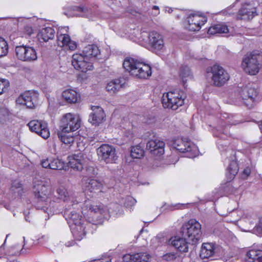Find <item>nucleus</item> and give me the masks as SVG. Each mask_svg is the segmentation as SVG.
Returning a JSON list of instances; mask_svg holds the SVG:
<instances>
[{
  "label": "nucleus",
  "instance_id": "nucleus-1",
  "mask_svg": "<svg viewBox=\"0 0 262 262\" xmlns=\"http://www.w3.org/2000/svg\"><path fill=\"white\" fill-rule=\"evenodd\" d=\"M228 126L227 122H225L216 132L213 133V136L217 138L216 142V145L221 155L226 157L230 161L226 173L228 182L223 187L225 191L232 192L233 189L230 182L234 178L237 173L238 167L236 161L235 152L229 146L230 135L228 132Z\"/></svg>",
  "mask_w": 262,
  "mask_h": 262
},
{
  "label": "nucleus",
  "instance_id": "nucleus-2",
  "mask_svg": "<svg viewBox=\"0 0 262 262\" xmlns=\"http://www.w3.org/2000/svg\"><path fill=\"white\" fill-rule=\"evenodd\" d=\"M123 67L131 75L139 78L146 79L151 76L152 73L149 64L132 57L124 59Z\"/></svg>",
  "mask_w": 262,
  "mask_h": 262
},
{
  "label": "nucleus",
  "instance_id": "nucleus-3",
  "mask_svg": "<svg viewBox=\"0 0 262 262\" xmlns=\"http://www.w3.org/2000/svg\"><path fill=\"white\" fill-rule=\"evenodd\" d=\"M180 233L192 244H196L201 237V225L196 220L190 219L182 225Z\"/></svg>",
  "mask_w": 262,
  "mask_h": 262
},
{
  "label": "nucleus",
  "instance_id": "nucleus-4",
  "mask_svg": "<svg viewBox=\"0 0 262 262\" xmlns=\"http://www.w3.org/2000/svg\"><path fill=\"white\" fill-rule=\"evenodd\" d=\"M33 191L34 195L35 206L37 209H42L44 205H47L51 194L50 187L43 182L35 184Z\"/></svg>",
  "mask_w": 262,
  "mask_h": 262
},
{
  "label": "nucleus",
  "instance_id": "nucleus-5",
  "mask_svg": "<svg viewBox=\"0 0 262 262\" xmlns=\"http://www.w3.org/2000/svg\"><path fill=\"white\" fill-rule=\"evenodd\" d=\"M262 60V54L259 51H253L247 54L244 58L242 66L244 71L251 75H255L259 71L260 61Z\"/></svg>",
  "mask_w": 262,
  "mask_h": 262
},
{
  "label": "nucleus",
  "instance_id": "nucleus-6",
  "mask_svg": "<svg viewBox=\"0 0 262 262\" xmlns=\"http://www.w3.org/2000/svg\"><path fill=\"white\" fill-rule=\"evenodd\" d=\"M207 76L211 79L212 85L219 87L224 85L230 78L228 73L218 64L208 68Z\"/></svg>",
  "mask_w": 262,
  "mask_h": 262
},
{
  "label": "nucleus",
  "instance_id": "nucleus-7",
  "mask_svg": "<svg viewBox=\"0 0 262 262\" xmlns=\"http://www.w3.org/2000/svg\"><path fill=\"white\" fill-rule=\"evenodd\" d=\"M140 38L145 43L148 44L154 52H163L165 50L163 37L157 32H143L141 33Z\"/></svg>",
  "mask_w": 262,
  "mask_h": 262
},
{
  "label": "nucleus",
  "instance_id": "nucleus-8",
  "mask_svg": "<svg viewBox=\"0 0 262 262\" xmlns=\"http://www.w3.org/2000/svg\"><path fill=\"white\" fill-rule=\"evenodd\" d=\"M81 183L84 193L90 198L96 197L103 191V183L99 180L83 178Z\"/></svg>",
  "mask_w": 262,
  "mask_h": 262
},
{
  "label": "nucleus",
  "instance_id": "nucleus-9",
  "mask_svg": "<svg viewBox=\"0 0 262 262\" xmlns=\"http://www.w3.org/2000/svg\"><path fill=\"white\" fill-rule=\"evenodd\" d=\"M79 117L72 113H67L62 117L59 125V129L64 132H73L80 126Z\"/></svg>",
  "mask_w": 262,
  "mask_h": 262
},
{
  "label": "nucleus",
  "instance_id": "nucleus-10",
  "mask_svg": "<svg viewBox=\"0 0 262 262\" xmlns=\"http://www.w3.org/2000/svg\"><path fill=\"white\" fill-rule=\"evenodd\" d=\"M258 94V91L254 88L245 86L242 88L239 92L238 104L251 108L256 100Z\"/></svg>",
  "mask_w": 262,
  "mask_h": 262
},
{
  "label": "nucleus",
  "instance_id": "nucleus-11",
  "mask_svg": "<svg viewBox=\"0 0 262 262\" xmlns=\"http://www.w3.org/2000/svg\"><path fill=\"white\" fill-rule=\"evenodd\" d=\"M162 102L164 107L176 110L184 103V99L177 92H169L163 94Z\"/></svg>",
  "mask_w": 262,
  "mask_h": 262
},
{
  "label": "nucleus",
  "instance_id": "nucleus-12",
  "mask_svg": "<svg viewBox=\"0 0 262 262\" xmlns=\"http://www.w3.org/2000/svg\"><path fill=\"white\" fill-rule=\"evenodd\" d=\"M72 64L74 69L82 72L92 70L93 66L90 59L81 53H75L72 56Z\"/></svg>",
  "mask_w": 262,
  "mask_h": 262
},
{
  "label": "nucleus",
  "instance_id": "nucleus-13",
  "mask_svg": "<svg viewBox=\"0 0 262 262\" xmlns=\"http://www.w3.org/2000/svg\"><path fill=\"white\" fill-rule=\"evenodd\" d=\"M97 152L101 160L104 161L106 163H115L118 158L116 149L109 144L101 145L97 148Z\"/></svg>",
  "mask_w": 262,
  "mask_h": 262
},
{
  "label": "nucleus",
  "instance_id": "nucleus-14",
  "mask_svg": "<svg viewBox=\"0 0 262 262\" xmlns=\"http://www.w3.org/2000/svg\"><path fill=\"white\" fill-rule=\"evenodd\" d=\"M172 145L180 152L186 153L188 157H193L196 155L197 148L190 142L185 141L182 139H177L173 141Z\"/></svg>",
  "mask_w": 262,
  "mask_h": 262
},
{
  "label": "nucleus",
  "instance_id": "nucleus-15",
  "mask_svg": "<svg viewBox=\"0 0 262 262\" xmlns=\"http://www.w3.org/2000/svg\"><path fill=\"white\" fill-rule=\"evenodd\" d=\"M16 55L18 59L24 61H32L37 58L35 50L27 46H18L15 48Z\"/></svg>",
  "mask_w": 262,
  "mask_h": 262
},
{
  "label": "nucleus",
  "instance_id": "nucleus-16",
  "mask_svg": "<svg viewBox=\"0 0 262 262\" xmlns=\"http://www.w3.org/2000/svg\"><path fill=\"white\" fill-rule=\"evenodd\" d=\"M28 125L32 132L36 133L42 138L46 139L50 137L49 129L46 122L34 120L30 121Z\"/></svg>",
  "mask_w": 262,
  "mask_h": 262
},
{
  "label": "nucleus",
  "instance_id": "nucleus-17",
  "mask_svg": "<svg viewBox=\"0 0 262 262\" xmlns=\"http://www.w3.org/2000/svg\"><path fill=\"white\" fill-rule=\"evenodd\" d=\"M189 242L186 237L176 235L170 238L167 241V244L173 247L177 251L183 253L188 251Z\"/></svg>",
  "mask_w": 262,
  "mask_h": 262
},
{
  "label": "nucleus",
  "instance_id": "nucleus-18",
  "mask_svg": "<svg viewBox=\"0 0 262 262\" xmlns=\"http://www.w3.org/2000/svg\"><path fill=\"white\" fill-rule=\"evenodd\" d=\"M38 94L35 92L28 91L23 94L18 99L19 102L30 108H34L38 104Z\"/></svg>",
  "mask_w": 262,
  "mask_h": 262
},
{
  "label": "nucleus",
  "instance_id": "nucleus-19",
  "mask_svg": "<svg viewBox=\"0 0 262 262\" xmlns=\"http://www.w3.org/2000/svg\"><path fill=\"white\" fill-rule=\"evenodd\" d=\"M188 29L191 31H198L201 26L207 21V18L195 13H191L187 17Z\"/></svg>",
  "mask_w": 262,
  "mask_h": 262
},
{
  "label": "nucleus",
  "instance_id": "nucleus-20",
  "mask_svg": "<svg viewBox=\"0 0 262 262\" xmlns=\"http://www.w3.org/2000/svg\"><path fill=\"white\" fill-rule=\"evenodd\" d=\"M73 206H71L68 207L67 205H65V209L63 212V216L67 220L70 227L71 226L81 223L82 220L81 215H80L79 213L74 210L75 208H71V207Z\"/></svg>",
  "mask_w": 262,
  "mask_h": 262
},
{
  "label": "nucleus",
  "instance_id": "nucleus-21",
  "mask_svg": "<svg viewBox=\"0 0 262 262\" xmlns=\"http://www.w3.org/2000/svg\"><path fill=\"white\" fill-rule=\"evenodd\" d=\"M257 15L256 8L249 3L243 4L237 14V19L248 20Z\"/></svg>",
  "mask_w": 262,
  "mask_h": 262
},
{
  "label": "nucleus",
  "instance_id": "nucleus-22",
  "mask_svg": "<svg viewBox=\"0 0 262 262\" xmlns=\"http://www.w3.org/2000/svg\"><path fill=\"white\" fill-rule=\"evenodd\" d=\"M91 12V11L86 7L74 6L66 8L63 13L68 17L74 16L87 17Z\"/></svg>",
  "mask_w": 262,
  "mask_h": 262
},
{
  "label": "nucleus",
  "instance_id": "nucleus-23",
  "mask_svg": "<svg viewBox=\"0 0 262 262\" xmlns=\"http://www.w3.org/2000/svg\"><path fill=\"white\" fill-rule=\"evenodd\" d=\"M165 143L161 140L156 139L149 140L146 144L147 149L157 156H160L164 152Z\"/></svg>",
  "mask_w": 262,
  "mask_h": 262
},
{
  "label": "nucleus",
  "instance_id": "nucleus-24",
  "mask_svg": "<svg viewBox=\"0 0 262 262\" xmlns=\"http://www.w3.org/2000/svg\"><path fill=\"white\" fill-rule=\"evenodd\" d=\"M42 167L53 170H62L65 167V163L59 158H48L41 161Z\"/></svg>",
  "mask_w": 262,
  "mask_h": 262
},
{
  "label": "nucleus",
  "instance_id": "nucleus-25",
  "mask_svg": "<svg viewBox=\"0 0 262 262\" xmlns=\"http://www.w3.org/2000/svg\"><path fill=\"white\" fill-rule=\"evenodd\" d=\"M92 112L89 116V121L93 125H98L101 123L105 117V114L102 107L99 106H93Z\"/></svg>",
  "mask_w": 262,
  "mask_h": 262
},
{
  "label": "nucleus",
  "instance_id": "nucleus-26",
  "mask_svg": "<svg viewBox=\"0 0 262 262\" xmlns=\"http://www.w3.org/2000/svg\"><path fill=\"white\" fill-rule=\"evenodd\" d=\"M56 196L63 202H66V205L68 207L71 206H77L78 205V201L74 199V198L69 194L67 190L64 187H59L56 190Z\"/></svg>",
  "mask_w": 262,
  "mask_h": 262
},
{
  "label": "nucleus",
  "instance_id": "nucleus-27",
  "mask_svg": "<svg viewBox=\"0 0 262 262\" xmlns=\"http://www.w3.org/2000/svg\"><path fill=\"white\" fill-rule=\"evenodd\" d=\"M57 43L58 46L63 47L66 49L74 51L77 48V43L75 41L71 39L70 36L68 34H59L57 33Z\"/></svg>",
  "mask_w": 262,
  "mask_h": 262
},
{
  "label": "nucleus",
  "instance_id": "nucleus-28",
  "mask_svg": "<svg viewBox=\"0 0 262 262\" xmlns=\"http://www.w3.org/2000/svg\"><path fill=\"white\" fill-rule=\"evenodd\" d=\"M150 255L147 252H139L125 254L123 257V260L125 262H150Z\"/></svg>",
  "mask_w": 262,
  "mask_h": 262
},
{
  "label": "nucleus",
  "instance_id": "nucleus-29",
  "mask_svg": "<svg viewBox=\"0 0 262 262\" xmlns=\"http://www.w3.org/2000/svg\"><path fill=\"white\" fill-rule=\"evenodd\" d=\"M83 157L81 152L74 154L71 157L69 161V166L74 170L80 171L83 168Z\"/></svg>",
  "mask_w": 262,
  "mask_h": 262
},
{
  "label": "nucleus",
  "instance_id": "nucleus-30",
  "mask_svg": "<svg viewBox=\"0 0 262 262\" xmlns=\"http://www.w3.org/2000/svg\"><path fill=\"white\" fill-rule=\"evenodd\" d=\"M125 83L123 78L116 79L108 82L106 86V90L110 94H114L119 92Z\"/></svg>",
  "mask_w": 262,
  "mask_h": 262
},
{
  "label": "nucleus",
  "instance_id": "nucleus-31",
  "mask_svg": "<svg viewBox=\"0 0 262 262\" xmlns=\"http://www.w3.org/2000/svg\"><path fill=\"white\" fill-rule=\"evenodd\" d=\"M215 247L213 243H203L200 251V257L202 259L211 257L215 254Z\"/></svg>",
  "mask_w": 262,
  "mask_h": 262
},
{
  "label": "nucleus",
  "instance_id": "nucleus-32",
  "mask_svg": "<svg viewBox=\"0 0 262 262\" xmlns=\"http://www.w3.org/2000/svg\"><path fill=\"white\" fill-rule=\"evenodd\" d=\"M62 97L67 103L74 104L77 102L80 96L74 90L68 89L62 92Z\"/></svg>",
  "mask_w": 262,
  "mask_h": 262
},
{
  "label": "nucleus",
  "instance_id": "nucleus-33",
  "mask_svg": "<svg viewBox=\"0 0 262 262\" xmlns=\"http://www.w3.org/2000/svg\"><path fill=\"white\" fill-rule=\"evenodd\" d=\"M71 229L72 233L76 240H81L85 235V227L82 223L71 226Z\"/></svg>",
  "mask_w": 262,
  "mask_h": 262
},
{
  "label": "nucleus",
  "instance_id": "nucleus-34",
  "mask_svg": "<svg viewBox=\"0 0 262 262\" xmlns=\"http://www.w3.org/2000/svg\"><path fill=\"white\" fill-rule=\"evenodd\" d=\"M247 262H262V250L251 249L246 254Z\"/></svg>",
  "mask_w": 262,
  "mask_h": 262
},
{
  "label": "nucleus",
  "instance_id": "nucleus-35",
  "mask_svg": "<svg viewBox=\"0 0 262 262\" xmlns=\"http://www.w3.org/2000/svg\"><path fill=\"white\" fill-rule=\"evenodd\" d=\"M55 31L51 27H46L42 29L38 34V37L43 41L47 42L52 39L55 36Z\"/></svg>",
  "mask_w": 262,
  "mask_h": 262
},
{
  "label": "nucleus",
  "instance_id": "nucleus-36",
  "mask_svg": "<svg viewBox=\"0 0 262 262\" xmlns=\"http://www.w3.org/2000/svg\"><path fill=\"white\" fill-rule=\"evenodd\" d=\"M82 53L90 59L91 57H96L98 55L100 54V50L96 45H89L83 49Z\"/></svg>",
  "mask_w": 262,
  "mask_h": 262
},
{
  "label": "nucleus",
  "instance_id": "nucleus-37",
  "mask_svg": "<svg viewBox=\"0 0 262 262\" xmlns=\"http://www.w3.org/2000/svg\"><path fill=\"white\" fill-rule=\"evenodd\" d=\"M59 203L55 201L50 202L49 204L47 203V205H44V207L42 208L43 211L47 213L48 215H53L59 213L60 209Z\"/></svg>",
  "mask_w": 262,
  "mask_h": 262
},
{
  "label": "nucleus",
  "instance_id": "nucleus-38",
  "mask_svg": "<svg viewBox=\"0 0 262 262\" xmlns=\"http://www.w3.org/2000/svg\"><path fill=\"white\" fill-rule=\"evenodd\" d=\"M57 134L60 140L65 144H71L74 141V137L72 132H64L59 129Z\"/></svg>",
  "mask_w": 262,
  "mask_h": 262
},
{
  "label": "nucleus",
  "instance_id": "nucleus-39",
  "mask_svg": "<svg viewBox=\"0 0 262 262\" xmlns=\"http://www.w3.org/2000/svg\"><path fill=\"white\" fill-rule=\"evenodd\" d=\"M228 32V27L223 24L214 25L211 26L208 30V33L211 35L217 33H226Z\"/></svg>",
  "mask_w": 262,
  "mask_h": 262
},
{
  "label": "nucleus",
  "instance_id": "nucleus-40",
  "mask_svg": "<svg viewBox=\"0 0 262 262\" xmlns=\"http://www.w3.org/2000/svg\"><path fill=\"white\" fill-rule=\"evenodd\" d=\"M144 150L140 145L132 147L130 156L133 158L140 159L143 157Z\"/></svg>",
  "mask_w": 262,
  "mask_h": 262
},
{
  "label": "nucleus",
  "instance_id": "nucleus-41",
  "mask_svg": "<svg viewBox=\"0 0 262 262\" xmlns=\"http://www.w3.org/2000/svg\"><path fill=\"white\" fill-rule=\"evenodd\" d=\"M11 113L8 108L3 107L0 108V123L6 124L9 121Z\"/></svg>",
  "mask_w": 262,
  "mask_h": 262
},
{
  "label": "nucleus",
  "instance_id": "nucleus-42",
  "mask_svg": "<svg viewBox=\"0 0 262 262\" xmlns=\"http://www.w3.org/2000/svg\"><path fill=\"white\" fill-rule=\"evenodd\" d=\"M180 76L182 79L184 86H185L187 79L191 78L189 68L187 66L182 67L180 70Z\"/></svg>",
  "mask_w": 262,
  "mask_h": 262
},
{
  "label": "nucleus",
  "instance_id": "nucleus-43",
  "mask_svg": "<svg viewBox=\"0 0 262 262\" xmlns=\"http://www.w3.org/2000/svg\"><path fill=\"white\" fill-rule=\"evenodd\" d=\"M8 51V46L6 41L3 38H0V57L6 55Z\"/></svg>",
  "mask_w": 262,
  "mask_h": 262
},
{
  "label": "nucleus",
  "instance_id": "nucleus-44",
  "mask_svg": "<svg viewBox=\"0 0 262 262\" xmlns=\"http://www.w3.org/2000/svg\"><path fill=\"white\" fill-rule=\"evenodd\" d=\"M180 205L179 204L175 205L165 204L161 207V210L163 212L172 211L176 209L179 208Z\"/></svg>",
  "mask_w": 262,
  "mask_h": 262
},
{
  "label": "nucleus",
  "instance_id": "nucleus-45",
  "mask_svg": "<svg viewBox=\"0 0 262 262\" xmlns=\"http://www.w3.org/2000/svg\"><path fill=\"white\" fill-rule=\"evenodd\" d=\"M9 86V82L6 79H0V95L7 90Z\"/></svg>",
  "mask_w": 262,
  "mask_h": 262
},
{
  "label": "nucleus",
  "instance_id": "nucleus-46",
  "mask_svg": "<svg viewBox=\"0 0 262 262\" xmlns=\"http://www.w3.org/2000/svg\"><path fill=\"white\" fill-rule=\"evenodd\" d=\"M11 189L14 193H19L22 190L21 184L19 182L14 181L12 184Z\"/></svg>",
  "mask_w": 262,
  "mask_h": 262
},
{
  "label": "nucleus",
  "instance_id": "nucleus-47",
  "mask_svg": "<svg viewBox=\"0 0 262 262\" xmlns=\"http://www.w3.org/2000/svg\"><path fill=\"white\" fill-rule=\"evenodd\" d=\"M251 172V168L249 166L246 167L242 173V178L243 179H247L248 177L250 175Z\"/></svg>",
  "mask_w": 262,
  "mask_h": 262
},
{
  "label": "nucleus",
  "instance_id": "nucleus-48",
  "mask_svg": "<svg viewBox=\"0 0 262 262\" xmlns=\"http://www.w3.org/2000/svg\"><path fill=\"white\" fill-rule=\"evenodd\" d=\"M87 207L89 208V211H90L91 212H94V213H101V209L97 206L90 205L89 206Z\"/></svg>",
  "mask_w": 262,
  "mask_h": 262
},
{
  "label": "nucleus",
  "instance_id": "nucleus-49",
  "mask_svg": "<svg viewBox=\"0 0 262 262\" xmlns=\"http://www.w3.org/2000/svg\"><path fill=\"white\" fill-rule=\"evenodd\" d=\"M163 258L164 259L168 261L174 259L176 258V256L175 254L169 253L164 255L163 256Z\"/></svg>",
  "mask_w": 262,
  "mask_h": 262
},
{
  "label": "nucleus",
  "instance_id": "nucleus-50",
  "mask_svg": "<svg viewBox=\"0 0 262 262\" xmlns=\"http://www.w3.org/2000/svg\"><path fill=\"white\" fill-rule=\"evenodd\" d=\"M90 262H111V259L109 257H106L105 258L99 259H95L93 261Z\"/></svg>",
  "mask_w": 262,
  "mask_h": 262
},
{
  "label": "nucleus",
  "instance_id": "nucleus-51",
  "mask_svg": "<svg viewBox=\"0 0 262 262\" xmlns=\"http://www.w3.org/2000/svg\"><path fill=\"white\" fill-rule=\"evenodd\" d=\"M256 230L259 233H262V219L260 220L259 224L257 226Z\"/></svg>",
  "mask_w": 262,
  "mask_h": 262
},
{
  "label": "nucleus",
  "instance_id": "nucleus-52",
  "mask_svg": "<svg viewBox=\"0 0 262 262\" xmlns=\"http://www.w3.org/2000/svg\"><path fill=\"white\" fill-rule=\"evenodd\" d=\"M27 29V31L28 32V34L29 35H31L32 33V29H31V28H30L28 26H27L26 27V29Z\"/></svg>",
  "mask_w": 262,
  "mask_h": 262
},
{
  "label": "nucleus",
  "instance_id": "nucleus-53",
  "mask_svg": "<svg viewBox=\"0 0 262 262\" xmlns=\"http://www.w3.org/2000/svg\"><path fill=\"white\" fill-rule=\"evenodd\" d=\"M75 244V242L74 241L69 242L67 244H66V246L67 247H70L74 246Z\"/></svg>",
  "mask_w": 262,
  "mask_h": 262
},
{
  "label": "nucleus",
  "instance_id": "nucleus-54",
  "mask_svg": "<svg viewBox=\"0 0 262 262\" xmlns=\"http://www.w3.org/2000/svg\"><path fill=\"white\" fill-rule=\"evenodd\" d=\"M231 125H237L241 123V122L237 120H234L231 122H230Z\"/></svg>",
  "mask_w": 262,
  "mask_h": 262
},
{
  "label": "nucleus",
  "instance_id": "nucleus-55",
  "mask_svg": "<svg viewBox=\"0 0 262 262\" xmlns=\"http://www.w3.org/2000/svg\"><path fill=\"white\" fill-rule=\"evenodd\" d=\"M259 129L261 130V131L262 132V121H261L260 122V123L259 124Z\"/></svg>",
  "mask_w": 262,
  "mask_h": 262
},
{
  "label": "nucleus",
  "instance_id": "nucleus-56",
  "mask_svg": "<svg viewBox=\"0 0 262 262\" xmlns=\"http://www.w3.org/2000/svg\"><path fill=\"white\" fill-rule=\"evenodd\" d=\"M87 170L94 171V168L93 167H90L88 168Z\"/></svg>",
  "mask_w": 262,
  "mask_h": 262
},
{
  "label": "nucleus",
  "instance_id": "nucleus-57",
  "mask_svg": "<svg viewBox=\"0 0 262 262\" xmlns=\"http://www.w3.org/2000/svg\"><path fill=\"white\" fill-rule=\"evenodd\" d=\"M152 9L155 10H159V7L157 6H153Z\"/></svg>",
  "mask_w": 262,
  "mask_h": 262
},
{
  "label": "nucleus",
  "instance_id": "nucleus-58",
  "mask_svg": "<svg viewBox=\"0 0 262 262\" xmlns=\"http://www.w3.org/2000/svg\"><path fill=\"white\" fill-rule=\"evenodd\" d=\"M127 199L129 201H134L133 200V199L132 198V197H130V196H128L127 198Z\"/></svg>",
  "mask_w": 262,
  "mask_h": 262
},
{
  "label": "nucleus",
  "instance_id": "nucleus-59",
  "mask_svg": "<svg viewBox=\"0 0 262 262\" xmlns=\"http://www.w3.org/2000/svg\"><path fill=\"white\" fill-rule=\"evenodd\" d=\"M24 246H25V245H24L23 248L20 250V253H24V252L23 251V249L24 248Z\"/></svg>",
  "mask_w": 262,
  "mask_h": 262
},
{
  "label": "nucleus",
  "instance_id": "nucleus-60",
  "mask_svg": "<svg viewBox=\"0 0 262 262\" xmlns=\"http://www.w3.org/2000/svg\"><path fill=\"white\" fill-rule=\"evenodd\" d=\"M129 138L130 139H132L133 137V134L131 133L130 134H129Z\"/></svg>",
  "mask_w": 262,
  "mask_h": 262
},
{
  "label": "nucleus",
  "instance_id": "nucleus-61",
  "mask_svg": "<svg viewBox=\"0 0 262 262\" xmlns=\"http://www.w3.org/2000/svg\"><path fill=\"white\" fill-rule=\"evenodd\" d=\"M168 11L169 13H170L171 12H172V10L170 8H169Z\"/></svg>",
  "mask_w": 262,
  "mask_h": 262
},
{
  "label": "nucleus",
  "instance_id": "nucleus-62",
  "mask_svg": "<svg viewBox=\"0 0 262 262\" xmlns=\"http://www.w3.org/2000/svg\"><path fill=\"white\" fill-rule=\"evenodd\" d=\"M25 220H26V221H28V219H27V216H26V215H25Z\"/></svg>",
  "mask_w": 262,
  "mask_h": 262
},
{
  "label": "nucleus",
  "instance_id": "nucleus-63",
  "mask_svg": "<svg viewBox=\"0 0 262 262\" xmlns=\"http://www.w3.org/2000/svg\"><path fill=\"white\" fill-rule=\"evenodd\" d=\"M8 235H9L8 234V235H7L6 237V239H7V237H8ZM6 239H5V242H6Z\"/></svg>",
  "mask_w": 262,
  "mask_h": 262
}]
</instances>
